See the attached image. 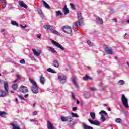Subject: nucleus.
Instances as JSON below:
<instances>
[{
  "mask_svg": "<svg viewBox=\"0 0 129 129\" xmlns=\"http://www.w3.org/2000/svg\"><path fill=\"white\" fill-rule=\"evenodd\" d=\"M20 26L21 28H23V29H25V28H27L28 27L27 25H25V26H23L22 25H21Z\"/></svg>",
  "mask_w": 129,
  "mask_h": 129,
  "instance_id": "603ef678",
  "label": "nucleus"
},
{
  "mask_svg": "<svg viewBox=\"0 0 129 129\" xmlns=\"http://www.w3.org/2000/svg\"><path fill=\"white\" fill-rule=\"evenodd\" d=\"M12 88L14 90H17V89H18V85L16 84L12 85Z\"/></svg>",
  "mask_w": 129,
  "mask_h": 129,
  "instance_id": "4c0bfd02",
  "label": "nucleus"
},
{
  "mask_svg": "<svg viewBox=\"0 0 129 129\" xmlns=\"http://www.w3.org/2000/svg\"><path fill=\"white\" fill-rule=\"evenodd\" d=\"M87 43L88 45H89V46H91V42L90 41L88 40Z\"/></svg>",
  "mask_w": 129,
  "mask_h": 129,
  "instance_id": "3c124183",
  "label": "nucleus"
},
{
  "mask_svg": "<svg viewBox=\"0 0 129 129\" xmlns=\"http://www.w3.org/2000/svg\"><path fill=\"white\" fill-rule=\"evenodd\" d=\"M62 29L64 33H66V34H71L72 32L71 27L68 25L63 26Z\"/></svg>",
  "mask_w": 129,
  "mask_h": 129,
  "instance_id": "f03ea898",
  "label": "nucleus"
},
{
  "mask_svg": "<svg viewBox=\"0 0 129 129\" xmlns=\"http://www.w3.org/2000/svg\"><path fill=\"white\" fill-rule=\"evenodd\" d=\"M121 100L122 101V103L123 105H124V107L126 108H129V105H128V100L126 97H125V95L122 94V96L121 97Z\"/></svg>",
  "mask_w": 129,
  "mask_h": 129,
  "instance_id": "f257e3e1",
  "label": "nucleus"
},
{
  "mask_svg": "<svg viewBox=\"0 0 129 129\" xmlns=\"http://www.w3.org/2000/svg\"><path fill=\"white\" fill-rule=\"evenodd\" d=\"M90 116H91L92 119H95V118H96L95 113L94 112H91L90 113Z\"/></svg>",
  "mask_w": 129,
  "mask_h": 129,
  "instance_id": "cd10ccee",
  "label": "nucleus"
},
{
  "mask_svg": "<svg viewBox=\"0 0 129 129\" xmlns=\"http://www.w3.org/2000/svg\"><path fill=\"white\" fill-rule=\"evenodd\" d=\"M5 31H6V29H1V33H3V32H5Z\"/></svg>",
  "mask_w": 129,
  "mask_h": 129,
  "instance_id": "4d7b16f0",
  "label": "nucleus"
},
{
  "mask_svg": "<svg viewBox=\"0 0 129 129\" xmlns=\"http://www.w3.org/2000/svg\"><path fill=\"white\" fill-rule=\"evenodd\" d=\"M33 52V54L35 56H40V54H41V50H38L37 51V50H36V49H33L32 50Z\"/></svg>",
  "mask_w": 129,
  "mask_h": 129,
  "instance_id": "f3484780",
  "label": "nucleus"
},
{
  "mask_svg": "<svg viewBox=\"0 0 129 129\" xmlns=\"http://www.w3.org/2000/svg\"><path fill=\"white\" fill-rule=\"evenodd\" d=\"M104 50L106 53L108 55H112V54H113V50H112V48L108 46H106Z\"/></svg>",
  "mask_w": 129,
  "mask_h": 129,
  "instance_id": "423d86ee",
  "label": "nucleus"
},
{
  "mask_svg": "<svg viewBox=\"0 0 129 129\" xmlns=\"http://www.w3.org/2000/svg\"><path fill=\"white\" fill-rule=\"evenodd\" d=\"M4 89L6 92L9 91V84L6 81H4Z\"/></svg>",
  "mask_w": 129,
  "mask_h": 129,
  "instance_id": "6ab92c4d",
  "label": "nucleus"
},
{
  "mask_svg": "<svg viewBox=\"0 0 129 129\" xmlns=\"http://www.w3.org/2000/svg\"><path fill=\"white\" fill-rule=\"evenodd\" d=\"M37 114H38V112H37V111H35L33 112V115H37Z\"/></svg>",
  "mask_w": 129,
  "mask_h": 129,
  "instance_id": "6e6d98bb",
  "label": "nucleus"
},
{
  "mask_svg": "<svg viewBox=\"0 0 129 129\" xmlns=\"http://www.w3.org/2000/svg\"><path fill=\"white\" fill-rule=\"evenodd\" d=\"M18 97H19V98H20V99H21V100H25V99L24 98V97L21 95H18Z\"/></svg>",
  "mask_w": 129,
  "mask_h": 129,
  "instance_id": "49530a36",
  "label": "nucleus"
},
{
  "mask_svg": "<svg viewBox=\"0 0 129 129\" xmlns=\"http://www.w3.org/2000/svg\"><path fill=\"white\" fill-rule=\"evenodd\" d=\"M10 125L12 126V129H21L20 125L17 122H12Z\"/></svg>",
  "mask_w": 129,
  "mask_h": 129,
  "instance_id": "6e6552de",
  "label": "nucleus"
},
{
  "mask_svg": "<svg viewBox=\"0 0 129 129\" xmlns=\"http://www.w3.org/2000/svg\"><path fill=\"white\" fill-rule=\"evenodd\" d=\"M99 114H100V115L101 116L100 119L101 120L102 122H104V121L106 120V118L105 117H104V115L106 116V115H107V113H106V112L104 110H102L100 112ZM103 114H104V115H103Z\"/></svg>",
  "mask_w": 129,
  "mask_h": 129,
  "instance_id": "20e7f679",
  "label": "nucleus"
},
{
  "mask_svg": "<svg viewBox=\"0 0 129 129\" xmlns=\"http://www.w3.org/2000/svg\"><path fill=\"white\" fill-rule=\"evenodd\" d=\"M15 101L16 102H18V98H16V100H15Z\"/></svg>",
  "mask_w": 129,
  "mask_h": 129,
  "instance_id": "338daca9",
  "label": "nucleus"
},
{
  "mask_svg": "<svg viewBox=\"0 0 129 129\" xmlns=\"http://www.w3.org/2000/svg\"><path fill=\"white\" fill-rule=\"evenodd\" d=\"M111 13H113V9H111V11H110Z\"/></svg>",
  "mask_w": 129,
  "mask_h": 129,
  "instance_id": "0e129e2a",
  "label": "nucleus"
},
{
  "mask_svg": "<svg viewBox=\"0 0 129 129\" xmlns=\"http://www.w3.org/2000/svg\"><path fill=\"white\" fill-rule=\"evenodd\" d=\"M43 28L46 30H50V31H51L52 29V26H51V25H44Z\"/></svg>",
  "mask_w": 129,
  "mask_h": 129,
  "instance_id": "a878e982",
  "label": "nucleus"
},
{
  "mask_svg": "<svg viewBox=\"0 0 129 129\" xmlns=\"http://www.w3.org/2000/svg\"><path fill=\"white\" fill-rule=\"evenodd\" d=\"M33 107H35V106H36V103H34V104H33Z\"/></svg>",
  "mask_w": 129,
  "mask_h": 129,
  "instance_id": "774afa93",
  "label": "nucleus"
},
{
  "mask_svg": "<svg viewBox=\"0 0 129 129\" xmlns=\"http://www.w3.org/2000/svg\"><path fill=\"white\" fill-rule=\"evenodd\" d=\"M56 16H61L62 15V12H61V11L59 10L55 12Z\"/></svg>",
  "mask_w": 129,
  "mask_h": 129,
  "instance_id": "79ce46f5",
  "label": "nucleus"
},
{
  "mask_svg": "<svg viewBox=\"0 0 129 129\" xmlns=\"http://www.w3.org/2000/svg\"><path fill=\"white\" fill-rule=\"evenodd\" d=\"M115 121L116 122H117V123H121V122H122V120H121V119L120 118H117L116 119Z\"/></svg>",
  "mask_w": 129,
  "mask_h": 129,
  "instance_id": "a19ab883",
  "label": "nucleus"
},
{
  "mask_svg": "<svg viewBox=\"0 0 129 129\" xmlns=\"http://www.w3.org/2000/svg\"><path fill=\"white\" fill-rule=\"evenodd\" d=\"M29 97V94H27L24 96V97H25V98H27V97Z\"/></svg>",
  "mask_w": 129,
  "mask_h": 129,
  "instance_id": "13d9d810",
  "label": "nucleus"
},
{
  "mask_svg": "<svg viewBox=\"0 0 129 129\" xmlns=\"http://www.w3.org/2000/svg\"><path fill=\"white\" fill-rule=\"evenodd\" d=\"M1 5L2 6V9H5L7 6V2L6 0H0Z\"/></svg>",
  "mask_w": 129,
  "mask_h": 129,
  "instance_id": "a211bd4d",
  "label": "nucleus"
},
{
  "mask_svg": "<svg viewBox=\"0 0 129 129\" xmlns=\"http://www.w3.org/2000/svg\"><path fill=\"white\" fill-rule=\"evenodd\" d=\"M73 29H74L75 31L77 30L76 28H74V26L73 27Z\"/></svg>",
  "mask_w": 129,
  "mask_h": 129,
  "instance_id": "69168bd1",
  "label": "nucleus"
},
{
  "mask_svg": "<svg viewBox=\"0 0 129 129\" xmlns=\"http://www.w3.org/2000/svg\"><path fill=\"white\" fill-rule=\"evenodd\" d=\"M20 62L21 64H25V63H26V61H25L24 59L20 60Z\"/></svg>",
  "mask_w": 129,
  "mask_h": 129,
  "instance_id": "de8ad7c7",
  "label": "nucleus"
},
{
  "mask_svg": "<svg viewBox=\"0 0 129 129\" xmlns=\"http://www.w3.org/2000/svg\"><path fill=\"white\" fill-rule=\"evenodd\" d=\"M78 21L83 23V20L82 19V16H81V13L80 12H78Z\"/></svg>",
  "mask_w": 129,
  "mask_h": 129,
  "instance_id": "aec40b11",
  "label": "nucleus"
},
{
  "mask_svg": "<svg viewBox=\"0 0 129 129\" xmlns=\"http://www.w3.org/2000/svg\"><path fill=\"white\" fill-rule=\"evenodd\" d=\"M19 91L20 92H22V93H27V92H28V88L24 86H21L20 87Z\"/></svg>",
  "mask_w": 129,
  "mask_h": 129,
  "instance_id": "1a4fd4ad",
  "label": "nucleus"
},
{
  "mask_svg": "<svg viewBox=\"0 0 129 129\" xmlns=\"http://www.w3.org/2000/svg\"><path fill=\"white\" fill-rule=\"evenodd\" d=\"M108 111H111V109L110 108H108Z\"/></svg>",
  "mask_w": 129,
  "mask_h": 129,
  "instance_id": "680f3d73",
  "label": "nucleus"
},
{
  "mask_svg": "<svg viewBox=\"0 0 129 129\" xmlns=\"http://www.w3.org/2000/svg\"><path fill=\"white\" fill-rule=\"evenodd\" d=\"M42 2L44 4V6L45 7V8L46 9H49L50 8V5H49V4H48L47 3H46L45 1L43 0Z\"/></svg>",
  "mask_w": 129,
  "mask_h": 129,
  "instance_id": "f704fd0d",
  "label": "nucleus"
},
{
  "mask_svg": "<svg viewBox=\"0 0 129 129\" xmlns=\"http://www.w3.org/2000/svg\"><path fill=\"white\" fill-rule=\"evenodd\" d=\"M6 114H7V113L5 112H0V116H2V117H5Z\"/></svg>",
  "mask_w": 129,
  "mask_h": 129,
  "instance_id": "ea45409f",
  "label": "nucleus"
},
{
  "mask_svg": "<svg viewBox=\"0 0 129 129\" xmlns=\"http://www.w3.org/2000/svg\"><path fill=\"white\" fill-rule=\"evenodd\" d=\"M91 94L90 92H87L85 94H84V96L86 98H90V96H91Z\"/></svg>",
  "mask_w": 129,
  "mask_h": 129,
  "instance_id": "7c9ffc66",
  "label": "nucleus"
},
{
  "mask_svg": "<svg viewBox=\"0 0 129 129\" xmlns=\"http://www.w3.org/2000/svg\"><path fill=\"white\" fill-rule=\"evenodd\" d=\"M72 124H70V125L71 126H73V125H74V121H72Z\"/></svg>",
  "mask_w": 129,
  "mask_h": 129,
  "instance_id": "bf43d9fd",
  "label": "nucleus"
},
{
  "mask_svg": "<svg viewBox=\"0 0 129 129\" xmlns=\"http://www.w3.org/2000/svg\"><path fill=\"white\" fill-rule=\"evenodd\" d=\"M53 66L54 67H56V68H58L59 67V62L57 60H54L53 61Z\"/></svg>",
  "mask_w": 129,
  "mask_h": 129,
  "instance_id": "c756f323",
  "label": "nucleus"
},
{
  "mask_svg": "<svg viewBox=\"0 0 129 129\" xmlns=\"http://www.w3.org/2000/svg\"><path fill=\"white\" fill-rule=\"evenodd\" d=\"M70 5L71 6V8L72 10H75V9H76L75 5H74L72 3H70Z\"/></svg>",
  "mask_w": 129,
  "mask_h": 129,
  "instance_id": "37998d69",
  "label": "nucleus"
},
{
  "mask_svg": "<svg viewBox=\"0 0 129 129\" xmlns=\"http://www.w3.org/2000/svg\"><path fill=\"white\" fill-rule=\"evenodd\" d=\"M39 81L40 83L43 85H44V84H45V83H46V79L45 78V77H44L43 74H41L39 76Z\"/></svg>",
  "mask_w": 129,
  "mask_h": 129,
  "instance_id": "9b49d317",
  "label": "nucleus"
},
{
  "mask_svg": "<svg viewBox=\"0 0 129 129\" xmlns=\"http://www.w3.org/2000/svg\"><path fill=\"white\" fill-rule=\"evenodd\" d=\"M16 76H17V79L15 80L13 82L15 83L17 82V81H19V80H21V77L20 76V75L18 74H17L16 75Z\"/></svg>",
  "mask_w": 129,
  "mask_h": 129,
  "instance_id": "c85d7f7f",
  "label": "nucleus"
},
{
  "mask_svg": "<svg viewBox=\"0 0 129 129\" xmlns=\"http://www.w3.org/2000/svg\"><path fill=\"white\" fill-rule=\"evenodd\" d=\"M88 121L90 122V123H91V124H93L94 125H100V122H99V121H93L90 119H88Z\"/></svg>",
  "mask_w": 129,
  "mask_h": 129,
  "instance_id": "9d476101",
  "label": "nucleus"
},
{
  "mask_svg": "<svg viewBox=\"0 0 129 129\" xmlns=\"http://www.w3.org/2000/svg\"><path fill=\"white\" fill-rule=\"evenodd\" d=\"M61 120L63 122L68 121L69 122H71L72 121V118L70 116L67 117L62 116L61 117Z\"/></svg>",
  "mask_w": 129,
  "mask_h": 129,
  "instance_id": "0eeeda50",
  "label": "nucleus"
},
{
  "mask_svg": "<svg viewBox=\"0 0 129 129\" xmlns=\"http://www.w3.org/2000/svg\"><path fill=\"white\" fill-rule=\"evenodd\" d=\"M72 97L74 100H76V98H75V95L73 93H72Z\"/></svg>",
  "mask_w": 129,
  "mask_h": 129,
  "instance_id": "a18cd8bd",
  "label": "nucleus"
},
{
  "mask_svg": "<svg viewBox=\"0 0 129 129\" xmlns=\"http://www.w3.org/2000/svg\"><path fill=\"white\" fill-rule=\"evenodd\" d=\"M11 24L13 25V26H16V27H19V24L14 20L11 21Z\"/></svg>",
  "mask_w": 129,
  "mask_h": 129,
  "instance_id": "72a5a7b5",
  "label": "nucleus"
},
{
  "mask_svg": "<svg viewBox=\"0 0 129 129\" xmlns=\"http://www.w3.org/2000/svg\"><path fill=\"white\" fill-rule=\"evenodd\" d=\"M19 5L20 7H22V8H24L25 9L28 8V6H27V4H25L24 2L22 1H19Z\"/></svg>",
  "mask_w": 129,
  "mask_h": 129,
  "instance_id": "ddd939ff",
  "label": "nucleus"
},
{
  "mask_svg": "<svg viewBox=\"0 0 129 129\" xmlns=\"http://www.w3.org/2000/svg\"><path fill=\"white\" fill-rule=\"evenodd\" d=\"M47 48L48 49V51H49V52H51L54 54H57V51L55 50V49H54V48L50 46H47Z\"/></svg>",
  "mask_w": 129,
  "mask_h": 129,
  "instance_id": "dca6fc26",
  "label": "nucleus"
},
{
  "mask_svg": "<svg viewBox=\"0 0 129 129\" xmlns=\"http://www.w3.org/2000/svg\"><path fill=\"white\" fill-rule=\"evenodd\" d=\"M72 81L73 82V85L75 86L76 88H79V86H78V84H77V82H76V81L74 78H72Z\"/></svg>",
  "mask_w": 129,
  "mask_h": 129,
  "instance_id": "2eb2a0df",
  "label": "nucleus"
},
{
  "mask_svg": "<svg viewBox=\"0 0 129 129\" xmlns=\"http://www.w3.org/2000/svg\"><path fill=\"white\" fill-rule=\"evenodd\" d=\"M41 36H42V35H41V34H39L37 35V38H38V39H41Z\"/></svg>",
  "mask_w": 129,
  "mask_h": 129,
  "instance_id": "864d4df0",
  "label": "nucleus"
},
{
  "mask_svg": "<svg viewBox=\"0 0 129 129\" xmlns=\"http://www.w3.org/2000/svg\"><path fill=\"white\" fill-rule=\"evenodd\" d=\"M47 128L48 129H55L54 125L50 121H47Z\"/></svg>",
  "mask_w": 129,
  "mask_h": 129,
  "instance_id": "4468645a",
  "label": "nucleus"
},
{
  "mask_svg": "<svg viewBox=\"0 0 129 129\" xmlns=\"http://www.w3.org/2000/svg\"><path fill=\"white\" fill-rule=\"evenodd\" d=\"M79 103H80V102H79V101H78V100H77V104H79Z\"/></svg>",
  "mask_w": 129,
  "mask_h": 129,
  "instance_id": "052dcab7",
  "label": "nucleus"
},
{
  "mask_svg": "<svg viewBox=\"0 0 129 129\" xmlns=\"http://www.w3.org/2000/svg\"><path fill=\"white\" fill-rule=\"evenodd\" d=\"M6 95H7V93L0 90V97H4V96H6Z\"/></svg>",
  "mask_w": 129,
  "mask_h": 129,
  "instance_id": "bb28decb",
  "label": "nucleus"
},
{
  "mask_svg": "<svg viewBox=\"0 0 129 129\" xmlns=\"http://www.w3.org/2000/svg\"><path fill=\"white\" fill-rule=\"evenodd\" d=\"M31 90L33 93H39V90H38V85H37L36 84L32 86Z\"/></svg>",
  "mask_w": 129,
  "mask_h": 129,
  "instance_id": "f8f14e48",
  "label": "nucleus"
},
{
  "mask_svg": "<svg viewBox=\"0 0 129 129\" xmlns=\"http://www.w3.org/2000/svg\"><path fill=\"white\" fill-rule=\"evenodd\" d=\"M76 27H81L83 26V22L82 21H77L75 24Z\"/></svg>",
  "mask_w": 129,
  "mask_h": 129,
  "instance_id": "4be33fe9",
  "label": "nucleus"
},
{
  "mask_svg": "<svg viewBox=\"0 0 129 129\" xmlns=\"http://www.w3.org/2000/svg\"><path fill=\"white\" fill-rule=\"evenodd\" d=\"M114 22H115L116 23H117V19H114Z\"/></svg>",
  "mask_w": 129,
  "mask_h": 129,
  "instance_id": "e2e57ef3",
  "label": "nucleus"
},
{
  "mask_svg": "<svg viewBox=\"0 0 129 129\" xmlns=\"http://www.w3.org/2000/svg\"><path fill=\"white\" fill-rule=\"evenodd\" d=\"M96 20L99 24H103V20H102V18L100 17H97L96 18Z\"/></svg>",
  "mask_w": 129,
  "mask_h": 129,
  "instance_id": "5701e85b",
  "label": "nucleus"
},
{
  "mask_svg": "<svg viewBox=\"0 0 129 129\" xmlns=\"http://www.w3.org/2000/svg\"><path fill=\"white\" fill-rule=\"evenodd\" d=\"M38 12L39 15H42L43 14V12H42V10L41 9H38Z\"/></svg>",
  "mask_w": 129,
  "mask_h": 129,
  "instance_id": "09e8293b",
  "label": "nucleus"
},
{
  "mask_svg": "<svg viewBox=\"0 0 129 129\" xmlns=\"http://www.w3.org/2000/svg\"><path fill=\"white\" fill-rule=\"evenodd\" d=\"M71 115L72 117H76V118H78V117H79V116H78L77 113H75L74 112L71 113Z\"/></svg>",
  "mask_w": 129,
  "mask_h": 129,
  "instance_id": "c9c22d12",
  "label": "nucleus"
},
{
  "mask_svg": "<svg viewBox=\"0 0 129 129\" xmlns=\"http://www.w3.org/2000/svg\"><path fill=\"white\" fill-rule=\"evenodd\" d=\"M29 81L31 82V84H32L33 86L37 85V83L34 81V80L29 78Z\"/></svg>",
  "mask_w": 129,
  "mask_h": 129,
  "instance_id": "58836bf2",
  "label": "nucleus"
},
{
  "mask_svg": "<svg viewBox=\"0 0 129 129\" xmlns=\"http://www.w3.org/2000/svg\"><path fill=\"white\" fill-rule=\"evenodd\" d=\"M58 80H59L60 83L61 84H64V83L66 82L67 77L65 75L64 76L59 75L58 76Z\"/></svg>",
  "mask_w": 129,
  "mask_h": 129,
  "instance_id": "39448f33",
  "label": "nucleus"
},
{
  "mask_svg": "<svg viewBox=\"0 0 129 129\" xmlns=\"http://www.w3.org/2000/svg\"><path fill=\"white\" fill-rule=\"evenodd\" d=\"M76 110H77V107H73V111H75Z\"/></svg>",
  "mask_w": 129,
  "mask_h": 129,
  "instance_id": "5fc2aeb1",
  "label": "nucleus"
},
{
  "mask_svg": "<svg viewBox=\"0 0 129 129\" xmlns=\"http://www.w3.org/2000/svg\"><path fill=\"white\" fill-rule=\"evenodd\" d=\"M51 42L53 45H54L56 48H58V49H60L62 51H64L65 49L62 46L61 44L58 43L57 41L51 40Z\"/></svg>",
  "mask_w": 129,
  "mask_h": 129,
  "instance_id": "7ed1b4c3",
  "label": "nucleus"
},
{
  "mask_svg": "<svg viewBox=\"0 0 129 129\" xmlns=\"http://www.w3.org/2000/svg\"><path fill=\"white\" fill-rule=\"evenodd\" d=\"M63 13L64 15H67V14H69V10L67 8V6L65 5L63 8Z\"/></svg>",
  "mask_w": 129,
  "mask_h": 129,
  "instance_id": "b1692460",
  "label": "nucleus"
},
{
  "mask_svg": "<svg viewBox=\"0 0 129 129\" xmlns=\"http://www.w3.org/2000/svg\"><path fill=\"white\" fill-rule=\"evenodd\" d=\"M47 71H48V72H50V73H56V72L51 68H48Z\"/></svg>",
  "mask_w": 129,
  "mask_h": 129,
  "instance_id": "e433bc0d",
  "label": "nucleus"
},
{
  "mask_svg": "<svg viewBox=\"0 0 129 129\" xmlns=\"http://www.w3.org/2000/svg\"><path fill=\"white\" fill-rule=\"evenodd\" d=\"M51 33H52V34H54L55 35H57V36H60V35H61V34H60V33H59V32H58L56 30H55L53 29H51Z\"/></svg>",
  "mask_w": 129,
  "mask_h": 129,
  "instance_id": "393cba45",
  "label": "nucleus"
},
{
  "mask_svg": "<svg viewBox=\"0 0 129 129\" xmlns=\"http://www.w3.org/2000/svg\"><path fill=\"white\" fill-rule=\"evenodd\" d=\"M82 126L84 129H93V127L86 125L85 123H82Z\"/></svg>",
  "mask_w": 129,
  "mask_h": 129,
  "instance_id": "412c9836",
  "label": "nucleus"
},
{
  "mask_svg": "<svg viewBox=\"0 0 129 129\" xmlns=\"http://www.w3.org/2000/svg\"><path fill=\"white\" fill-rule=\"evenodd\" d=\"M83 79L86 81V80H88V79H90L91 80H92V78H90V77L86 75V76L83 77Z\"/></svg>",
  "mask_w": 129,
  "mask_h": 129,
  "instance_id": "2f4dec72",
  "label": "nucleus"
},
{
  "mask_svg": "<svg viewBox=\"0 0 129 129\" xmlns=\"http://www.w3.org/2000/svg\"><path fill=\"white\" fill-rule=\"evenodd\" d=\"M91 91H97V89L96 88L91 87L90 88Z\"/></svg>",
  "mask_w": 129,
  "mask_h": 129,
  "instance_id": "c03bdc74",
  "label": "nucleus"
},
{
  "mask_svg": "<svg viewBox=\"0 0 129 129\" xmlns=\"http://www.w3.org/2000/svg\"><path fill=\"white\" fill-rule=\"evenodd\" d=\"M118 83L119 85H124V84H125V82H124V80H120L118 81Z\"/></svg>",
  "mask_w": 129,
  "mask_h": 129,
  "instance_id": "473e14b6",
  "label": "nucleus"
},
{
  "mask_svg": "<svg viewBox=\"0 0 129 129\" xmlns=\"http://www.w3.org/2000/svg\"><path fill=\"white\" fill-rule=\"evenodd\" d=\"M30 121H31V122H38V120L35 119H31L30 120Z\"/></svg>",
  "mask_w": 129,
  "mask_h": 129,
  "instance_id": "8fccbe9b",
  "label": "nucleus"
}]
</instances>
